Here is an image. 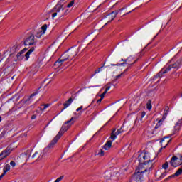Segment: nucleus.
<instances>
[{
  "instance_id": "obj_1",
  "label": "nucleus",
  "mask_w": 182,
  "mask_h": 182,
  "mask_svg": "<svg viewBox=\"0 0 182 182\" xmlns=\"http://www.w3.org/2000/svg\"><path fill=\"white\" fill-rule=\"evenodd\" d=\"M73 120H75V117H73L70 120L65 122L55 137L53 138V139L48 145L47 148L45 149V150H48V149H53L55 144H56V143L59 141V139H60L62 136H63L65 132H68V130H69V127H70L72 124L75 123V121Z\"/></svg>"
},
{
  "instance_id": "obj_2",
  "label": "nucleus",
  "mask_w": 182,
  "mask_h": 182,
  "mask_svg": "<svg viewBox=\"0 0 182 182\" xmlns=\"http://www.w3.org/2000/svg\"><path fill=\"white\" fill-rule=\"evenodd\" d=\"M139 161V170L141 171L142 173L145 174L146 177H149V174H150V170L153 167V160L149 159V157L147 155H144L141 157V155H139L138 156Z\"/></svg>"
},
{
  "instance_id": "obj_3",
  "label": "nucleus",
  "mask_w": 182,
  "mask_h": 182,
  "mask_svg": "<svg viewBox=\"0 0 182 182\" xmlns=\"http://www.w3.org/2000/svg\"><path fill=\"white\" fill-rule=\"evenodd\" d=\"M76 55H77V52L75 51L74 50H68L60 57V59L61 60V62H66V60H68V59H70V60H72V59H73V58H75Z\"/></svg>"
},
{
  "instance_id": "obj_4",
  "label": "nucleus",
  "mask_w": 182,
  "mask_h": 182,
  "mask_svg": "<svg viewBox=\"0 0 182 182\" xmlns=\"http://www.w3.org/2000/svg\"><path fill=\"white\" fill-rule=\"evenodd\" d=\"M37 42L36 39H35V35L31 34L24 40L23 43L25 46H33V45H36Z\"/></svg>"
},
{
  "instance_id": "obj_5",
  "label": "nucleus",
  "mask_w": 182,
  "mask_h": 182,
  "mask_svg": "<svg viewBox=\"0 0 182 182\" xmlns=\"http://www.w3.org/2000/svg\"><path fill=\"white\" fill-rule=\"evenodd\" d=\"M121 133H123V127H121L120 129H117V132L116 128H114L112 130V132L111 133L110 139H112V140H116V137H117L119 134H121Z\"/></svg>"
},
{
  "instance_id": "obj_6",
  "label": "nucleus",
  "mask_w": 182,
  "mask_h": 182,
  "mask_svg": "<svg viewBox=\"0 0 182 182\" xmlns=\"http://www.w3.org/2000/svg\"><path fill=\"white\" fill-rule=\"evenodd\" d=\"M143 176H144V173L142 172L138 171L137 173H135L132 178V182H141Z\"/></svg>"
},
{
  "instance_id": "obj_7",
  "label": "nucleus",
  "mask_w": 182,
  "mask_h": 182,
  "mask_svg": "<svg viewBox=\"0 0 182 182\" xmlns=\"http://www.w3.org/2000/svg\"><path fill=\"white\" fill-rule=\"evenodd\" d=\"M11 151H12V150L11 149V147H7L4 151H3L1 154H0V161L1 160H4V159H5L6 157H8V156H9V154H11Z\"/></svg>"
},
{
  "instance_id": "obj_8",
  "label": "nucleus",
  "mask_w": 182,
  "mask_h": 182,
  "mask_svg": "<svg viewBox=\"0 0 182 182\" xmlns=\"http://www.w3.org/2000/svg\"><path fill=\"white\" fill-rule=\"evenodd\" d=\"M177 161H178V158L176 156H173L170 161L171 166H172V167H178V166H181L180 162L178 163Z\"/></svg>"
},
{
  "instance_id": "obj_9",
  "label": "nucleus",
  "mask_w": 182,
  "mask_h": 182,
  "mask_svg": "<svg viewBox=\"0 0 182 182\" xmlns=\"http://www.w3.org/2000/svg\"><path fill=\"white\" fill-rule=\"evenodd\" d=\"M123 9H124V8H122V9H120L119 10L114 11L110 14H109L107 16L109 18H111V21H108V22H112V21H114V18H116L117 14H119V12L123 11Z\"/></svg>"
},
{
  "instance_id": "obj_10",
  "label": "nucleus",
  "mask_w": 182,
  "mask_h": 182,
  "mask_svg": "<svg viewBox=\"0 0 182 182\" xmlns=\"http://www.w3.org/2000/svg\"><path fill=\"white\" fill-rule=\"evenodd\" d=\"M54 11L56 13L62 12L60 16H62L65 14V9L63 8V5L62 4H57L54 8Z\"/></svg>"
},
{
  "instance_id": "obj_11",
  "label": "nucleus",
  "mask_w": 182,
  "mask_h": 182,
  "mask_svg": "<svg viewBox=\"0 0 182 182\" xmlns=\"http://www.w3.org/2000/svg\"><path fill=\"white\" fill-rule=\"evenodd\" d=\"M26 50H28L27 48H23L21 51H20L16 55V58H17L18 60H22V59H23V58H24L23 53H25V52H26Z\"/></svg>"
},
{
  "instance_id": "obj_12",
  "label": "nucleus",
  "mask_w": 182,
  "mask_h": 182,
  "mask_svg": "<svg viewBox=\"0 0 182 182\" xmlns=\"http://www.w3.org/2000/svg\"><path fill=\"white\" fill-rule=\"evenodd\" d=\"M72 102H73V98L70 97L68 100H67L65 103L63 104L64 108L62 109V112H63V110H65V109H66L67 107H69V106L72 105Z\"/></svg>"
},
{
  "instance_id": "obj_13",
  "label": "nucleus",
  "mask_w": 182,
  "mask_h": 182,
  "mask_svg": "<svg viewBox=\"0 0 182 182\" xmlns=\"http://www.w3.org/2000/svg\"><path fill=\"white\" fill-rule=\"evenodd\" d=\"M181 174H182V167L178 169V171L173 175L168 176L167 180H170V178H173V177H178V176H181Z\"/></svg>"
},
{
  "instance_id": "obj_14",
  "label": "nucleus",
  "mask_w": 182,
  "mask_h": 182,
  "mask_svg": "<svg viewBox=\"0 0 182 182\" xmlns=\"http://www.w3.org/2000/svg\"><path fill=\"white\" fill-rule=\"evenodd\" d=\"M181 65V60H178L174 64L171 65L172 69H178Z\"/></svg>"
},
{
  "instance_id": "obj_15",
  "label": "nucleus",
  "mask_w": 182,
  "mask_h": 182,
  "mask_svg": "<svg viewBox=\"0 0 182 182\" xmlns=\"http://www.w3.org/2000/svg\"><path fill=\"white\" fill-rule=\"evenodd\" d=\"M112 141H107L104 145L103 149L105 150H110V149L112 148Z\"/></svg>"
},
{
  "instance_id": "obj_16",
  "label": "nucleus",
  "mask_w": 182,
  "mask_h": 182,
  "mask_svg": "<svg viewBox=\"0 0 182 182\" xmlns=\"http://www.w3.org/2000/svg\"><path fill=\"white\" fill-rule=\"evenodd\" d=\"M35 50V47H32L31 48H30V50L25 54V58H26V60H28V59H29V56L31 55V54L32 53V52H33Z\"/></svg>"
},
{
  "instance_id": "obj_17",
  "label": "nucleus",
  "mask_w": 182,
  "mask_h": 182,
  "mask_svg": "<svg viewBox=\"0 0 182 182\" xmlns=\"http://www.w3.org/2000/svg\"><path fill=\"white\" fill-rule=\"evenodd\" d=\"M170 108H168V107H166L165 108V110L164 112V115L162 117L163 120H166V117H167V115L168 114V110Z\"/></svg>"
},
{
  "instance_id": "obj_18",
  "label": "nucleus",
  "mask_w": 182,
  "mask_h": 182,
  "mask_svg": "<svg viewBox=\"0 0 182 182\" xmlns=\"http://www.w3.org/2000/svg\"><path fill=\"white\" fill-rule=\"evenodd\" d=\"M9 170H11V166H9V164H6L5 166V167L4 168V173L3 174H6V173H8V171H9Z\"/></svg>"
},
{
  "instance_id": "obj_19",
  "label": "nucleus",
  "mask_w": 182,
  "mask_h": 182,
  "mask_svg": "<svg viewBox=\"0 0 182 182\" xmlns=\"http://www.w3.org/2000/svg\"><path fill=\"white\" fill-rule=\"evenodd\" d=\"M163 122H164V119H163V118H161L158 123L156 124L155 126V129H159V127H160V126H161Z\"/></svg>"
},
{
  "instance_id": "obj_20",
  "label": "nucleus",
  "mask_w": 182,
  "mask_h": 182,
  "mask_svg": "<svg viewBox=\"0 0 182 182\" xmlns=\"http://www.w3.org/2000/svg\"><path fill=\"white\" fill-rule=\"evenodd\" d=\"M38 93H39V91L37 90L34 93L31 95L29 98L28 100H26V102H29V100H31V98L33 97V96H36V95H38Z\"/></svg>"
},
{
  "instance_id": "obj_21",
  "label": "nucleus",
  "mask_w": 182,
  "mask_h": 182,
  "mask_svg": "<svg viewBox=\"0 0 182 182\" xmlns=\"http://www.w3.org/2000/svg\"><path fill=\"white\" fill-rule=\"evenodd\" d=\"M124 74V73H122L121 74L117 75L116 79L113 80L112 83H114V82H116V80H117V79H120V77H122V76H123Z\"/></svg>"
},
{
  "instance_id": "obj_22",
  "label": "nucleus",
  "mask_w": 182,
  "mask_h": 182,
  "mask_svg": "<svg viewBox=\"0 0 182 182\" xmlns=\"http://www.w3.org/2000/svg\"><path fill=\"white\" fill-rule=\"evenodd\" d=\"M62 63H63V61H61L60 58H59L58 60H57L55 63V65L59 67V66H60L62 65Z\"/></svg>"
},
{
  "instance_id": "obj_23",
  "label": "nucleus",
  "mask_w": 182,
  "mask_h": 182,
  "mask_svg": "<svg viewBox=\"0 0 182 182\" xmlns=\"http://www.w3.org/2000/svg\"><path fill=\"white\" fill-rule=\"evenodd\" d=\"M48 28V25L45 24L42 26L41 29H42V33H45L46 32V29Z\"/></svg>"
},
{
  "instance_id": "obj_24",
  "label": "nucleus",
  "mask_w": 182,
  "mask_h": 182,
  "mask_svg": "<svg viewBox=\"0 0 182 182\" xmlns=\"http://www.w3.org/2000/svg\"><path fill=\"white\" fill-rule=\"evenodd\" d=\"M146 109L148 110H151V101H148L147 104H146Z\"/></svg>"
},
{
  "instance_id": "obj_25",
  "label": "nucleus",
  "mask_w": 182,
  "mask_h": 182,
  "mask_svg": "<svg viewBox=\"0 0 182 182\" xmlns=\"http://www.w3.org/2000/svg\"><path fill=\"white\" fill-rule=\"evenodd\" d=\"M41 106H43V109L40 108V110H41V112H43V110L48 109V107H49V104H44L42 105Z\"/></svg>"
},
{
  "instance_id": "obj_26",
  "label": "nucleus",
  "mask_w": 182,
  "mask_h": 182,
  "mask_svg": "<svg viewBox=\"0 0 182 182\" xmlns=\"http://www.w3.org/2000/svg\"><path fill=\"white\" fill-rule=\"evenodd\" d=\"M173 69L171 65H170L166 70H164V73H167V72H170Z\"/></svg>"
},
{
  "instance_id": "obj_27",
  "label": "nucleus",
  "mask_w": 182,
  "mask_h": 182,
  "mask_svg": "<svg viewBox=\"0 0 182 182\" xmlns=\"http://www.w3.org/2000/svg\"><path fill=\"white\" fill-rule=\"evenodd\" d=\"M43 35V33H42V31L37 32L36 34L35 35L36 38H41Z\"/></svg>"
},
{
  "instance_id": "obj_28",
  "label": "nucleus",
  "mask_w": 182,
  "mask_h": 182,
  "mask_svg": "<svg viewBox=\"0 0 182 182\" xmlns=\"http://www.w3.org/2000/svg\"><path fill=\"white\" fill-rule=\"evenodd\" d=\"M162 168H164V170H167V168H168V162H165L162 165Z\"/></svg>"
},
{
  "instance_id": "obj_29",
  "label": "nucleus",
  "mask_w": 182,
  "mask_h": 182,
  "mask_svg": "<svg viewBox=\"0 0 182 182\" xmlns=\"http://www.w3.org/2000/svg\"><path fill=\"white\" fill-rule=\"evenodd\" d=\"M166 73H164V71H163V70H161L157 75L158 77H161V76H163V75H164Z\"/></svg>"
},
{
  "instance_id": "obj_30",
  "label": "nucleus",
  "mask_w": 182,
  "mask_h": 182,
  "mask_svg": "<svg viewBox=\"0 0 182 182\" xmlns=\"http://www.w3.org/2000/svg\"><path fill=\"white\" fill-rule=\"evenodd\" d=\"M32 159H39V154L38 152H35V154L32 156Z\"/></svg>"
},
{
  "instance_id": "obj_31",
  "label": "nucleus",
  "mask_w": 182,
  "mask_h": 182,
  "mask_svg": "<svg viewBox=\"0 0 182 182\" xmlns=\"http://www.w3.org/2000/svg\"><path fill=\"white\" fill-rule=\"evenodd\" d=\"M98 156H100V157L105 156V151H103V149H101L100 151L98 153Z\"/></svg>"
},
{
  "instance_id": "obj_32",
  "label": "nucleus",
  "mask_w": 182,
  "mask_h": 182,
  "mask_svg": "<svg viewBox=\"0 0 182 182\" xmlns=\"http://www.w3.org/2000/svg\"><path fill=\"white\" fill-rule=\"evenodd\" d=\"M73 4H75V1H70V2L67 5V8H72V6H73Z\"/></svg>"
},
{
  "instance_id": "obj_33",
  "label": "nucleus",
  "mask_w": 182,
  "mask_h": 182,
  "mask_svg": "<svg viewBox=\"0 0 182 182\" xmlns=\"http://www.w3.org/2000/svg\"><path fill=\"white\" fill-rule=\"evenodd\" d=\"M63 176H60L58 178H57L55 182H60L61 180H63Z\"/></svg>"
},
{
  "instance_id": "obj_34",
  "label": "nucleus",
  "mask_w": 182,
  "mask_h": 182,
  "mask_svg": "<svg viewBox=\"0 0 182 182\" xmlns=\"http://www.w3.org/2000/svg\"><path fill=\"white\" fill-rule=\"evenodd\" d=\"M144 116H146V112H142L141 113V120H143V117H144Z\"/></svg>"
},
{
  "instance_id": "obj_35",
  "label": "nucleus",
  "mask_w": 182,
  "mask_h": 182,
  "mask_svg": "<svg viewBox=\"0 0 182 182\" xmlns=\"http://www.w3.org/2000/svg\"><path fill=\"white\" fill-rule=\"evenodd\" d=\"M13 49H14V50H19V46L18 45H15L13 47Z\"/></svg>"
},
{
  "instance_id": "obj_36",
  "label": "nucleus",
  "mask_w": 182,
  "mask_h": 182,
  "mask_svg": "<svg viewBox=\"0 0 182 182\" xmlns=\"http://www.w3.org/2000/svg\"><path fill=\"white\" fill-rule=\"evenodd\" d=\"M122 65H124V63H117V64H112V66H122Z\"/></svg>"
},
{
  "instance_id": "obj_37",
  "label": "nucleus",
  "mask_w": 182,
  "mask_h": 182,
  "mask_svg": "<svg viewBox=\"0 0 182 182\" xmlns=\"http://www.w3.org/2000/svg\"><path fill=\"white\" fill-rule=\"evenodd\" d=\"M133 60V58H128L124 60V62H132Z\"/></svg>"
},
{
  "instance_id": "obj_38",
  "label": "nucleus",
  "mask_w": 182,
  "mask_h": 182,
  "mask_svg": "<svg viewBox=\"0 0 182 182\" xmlns=\"http://www.w3.org/2000/svg\"><path fill=\"white\" fill-rule=\"evenodd\" d=\"M10 165H11L12 167H15V166H16V164L15 163V161H11L10 162Z\"/></svg>"
},
{
  "instance_id": "obj_39",
  "label": "nucleus",
  "mask_w": 182,
  "mask_h": 182,
  "mask_svg": "<svg viewBox=\"0 0 182 182\" xmlns=\"http://www.w3.org/2000/svg\"><path fill=\"white\" fill-rule=\"evenodd\" d=\"M166 174H167V172H164V173L161 175L160 178H164V177H166Z\"/></svg>"
},
{
  "instance_id": "obj_40",
  "label": "nucleus",
  "mask_w": 182,
  "mask_h": 182,
  "mask_svg": "<svg viewBox=\"0 0 182 182\" xmlns=\"http://www.w3.org/2000/svg\"><path fill=\"white\" fill-rule=\"evenodd\" d=\"M106 93H107L106 91H105L102 94H101L100 96L102 99H103L105 97V95H106Z\"/></svg>"
},
{
  "instance_id": "obj_41",
  "label": "nucleus",
  "mask_w": 182,
  "mask_h": 182,
  "mask_svg": "<svg viewBox=\"0 0 182 182\" xmlns=\"http://www.w3.org/2000/svg\"><path fill=\"white\" fill-rule=\"evenodd\" d=\"M83 109V106H80L79 108L76 109V112H80Z\"/></svg>"
},
{
  "instance_id": "obj_42",
  "label": "nucleus",
  "mask_w": 182,
  "mask_h": 182,
  "mask_svg": "<svg viewBox=\"0 0 182 182\" xmlns=\"http://www.w3.org/2000/svg\"><path fill=\"white\" fill-rule=\"evenodd\" d=\"M102 70V68H99L97 70H95V75L96 73H99Z\"/></svg>"
},
{
  "instance_id": "obj_43",
  "label": "nucleus",
  "mask_w": 182,
  "mask_h": 182,
  "mask_svg": "<svg viewBox=\"0 0 182 182\" xmlns=\"http://www.w3.org/2000/svg\"><path fill=\"white\" fill-rule=\"evenodd\" d=\"M102 100H103V98H100L98 100H97V103H101L102 102Z\"/></svg>"
},
{
  "instance_id": "obj_44",
  "label": "nucleus",
  "mask_w": 182,
  "mask_h": 182,
  "mask_svg": "<svg viewBox=\"0 0 182 182\" xmlns=\"http://www.w3.org/2000/svg\"><path fill=\"white\" fill-rule=\"evenodd\" d=\"M139 60V58H137L133 63L129 64V66H132V65H134Z\"/></svg>"
},
{
  "instance_id": "obj_45",
  "label": "nucleus",
  "mask_w": 182,
  "mask_h": 182,
  "mask_svg": "<svg viewBox=\"0 0 182 182\" xmlns=\"http://www.w3.org/2000/svg\"><path fill=\"white\" fill-rule=\"evenodd\" d=\"M108 90H110V86H108V87H106L105 92H107Z\"/></svg>"
},
{
  "instance_id": "obj_46",
  "label": "nucleus",
  "mask_w": 182,
  "mask_h": 182,
  "mask_svg": "<svg viewBox=\"0 0 182 182\" xmlns=\"http://www.w3.org/2000/svg\"><path fill=\"white\" fill-rule=\"evenodd\" d=\"M35 119H36V115H32L31 119L35 120Z\"/></svg>"
},
{
  "instance_id": "obj_47",
  "label": "nucleus",
  "mask_w": 182,
  "mask_h": 182,
  "mask_svg": "<svg viewBox=\"0 0 182 182\" xmlns=\"http://www.w3.org/2000/svg\"><path fill=\"white\" fill-rule=\"evenodd\" d=\"M56 15H58V13L55 12V13L53 14L52 17L55 18V16H56Z\"/></svg>"
},
{
  "instance_id": "obj_48",
  "label": "nucleus",
  "mask_w": 182,
  "mask_h": 182,
  "mask_svg": "<svg viewBox=\"0 0 182 182\" xmlns=\"http://www.w3.org/2000/svg\"><path fill=\"white\" fill-rule=\"evenodd\" d=\"M5 176V173H2L1 176H0V180H2V178Z\"/></svg>"
},
{
  "instance_id": "obj_49",
  "label": "nucleus",
  "mask_w": 182,
  "mask_h": 182,
  "mask_svg": "<svg viewBox=\"0 0 182 182\" xmlns=\"http://www.w3.org/2000/svg\"><path fill=\"white\" fill-rule=\"evenodd\" d=\"M179 164H182V156H180V162Z\"/></svg>"
},
{
  "instance_id": "obj_50",
  "label": "nucleus",
  "mask_w": 182,
  "mask_h": 182,
  "mask_svg": "<svg viewBox=\"0 0 182 182\" xmlns=\"http://www.w3.org/2000/svg\"><path fill=\"white\" fill-rule=\"evenodd\" d=\"M127 70H129V68H127V69H125L124 71L123 72V73H126V72H127Z\"/></svg>"
},
{
  "instance_id": "obj_51",
  "label": "nucleus",
  "mask_w": 182,
  "mask_h": 182,
  "mask_svg": "<svg viewBox=\"0 0 182 182\" xmlns=\"http://www.w3.org/2000/svg\"><path fill=\"white\" fill-rule=\"evenodd\" d=\"M162 150H163V147H161V148L159 149V153H161Z\"/></svg>"
},
{
  "instance_id": "obj_52",
  "label": "nucleus",
  "mask_w": 182,
  "mask_h": 182,
  "mask_svg": "<svg viewBox=\"0 0 182 182\" xmlns=\"http://www.w3.org/2000/svg\"><path fill=\"white\" fill-rule=\"evenodd\" d=\"M105 63H104L102 67H100V68H101V69H102V68H105Z\"/></svg>"
},
{
  "instance_id": "obj_53",
  "label": "nucleus",
  "mask_w": 182,
  "mask_h": 182,
  "mask_svg": "<svg viewBox=\"0 0 182 182\" xmlns=\"http://www.w3.org/2000/svg\"><path fill=\"white\" fill-rule=\"evenodd\" d=\"M14 79H15V75H14L12 77H11V80H14Z\"/></svg>"
},
{
  "instance_id": "obj_54",
  "label": "nucleus",
  "mask_w": 182,
  "mask_h": 182,
  "mask_svg": "<svg viewBox=\"0 0 182 182\" xmlns=\"http://www.w3.org/2000/svg\"><path fill=\"white\" fill-rule=\"evenodd\" d=\"M164 139H166V138H164V139L161 141V143H163V141H164Z\"/></svg>"
},
{
  "instance_id": "obj_55",
  "label": "nucleus",
  "mask_w": 182,
  "mask_h": 182,
  "mask_svg": "<svg viewBox=\"0 0 182 182\" xmlns=\"http://www.w3.org/2000/svg\"><path fill=\"white\" fill-rule=\"evenodd\" d=\"M168 144H168H166V145L165 146H164V149H166V147H167V145Z\"/></svg>"
},
{
  "instance_id": "obj_56",
  "label": "nucleus",
  "mask_w": 182,
  "mask_h": 182,
  "mask_svg": "<svg viewBox=\"0 0 182 182\" xmlns=\"http://www.w3.org/2000/svg\"><path fill=\"white\" fill-rule=\"evenodd\" d=\"M122 62H124V60L123 58L121 59Z\"/></svg>"
},
{
  "instance_id": "obj_57",
  "label": "nucleus",
  "mask_w": 182,
  "mask_h": 182,
  "mask_svg": "<svg viewBox=\"0 0 182 182\" xmlns=\"http://www.w3.org/2000/svg\"><path fill=\"white\" fill-rule=\"evenodd\" d=\"M133 11H129V14H131V12H132Z\"/></svg>"
},
{
  "instance_id": "obj_58",
  "label": "nucleus",
  "mask_w": 182,
  "mask_h": 182,
  "mask_svg": "<svg viewBox=\"0 0 182 182\" xmlns=\"http://www.w3.org/2000/svg\"><path fill=\"white\" fill-rule=\"evenodd\" d=\"M1 117H0V122H1Z\"/></svg>"
}]
</instances>
